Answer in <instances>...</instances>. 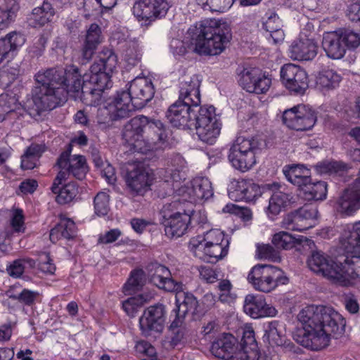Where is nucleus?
Here are the masks:
<instances>
[{"label": "nucleus", "mask_w": 360, "mask_h": 360, "mask_svg": "<svg viewBox=\"0 0 360 360\" xmlns=\"http://www.w3.org/2000/svg\"><path fill=\"white\" fill-rule=\"evenodd\" d=\"M200 82L198 79L184 80L181 86V129L188 133L195 131L199 140L214 144L221 130L219 115L214 105L199 108Z\"/></svg>", "instance_id": "f257e3e1"}, {"label": "nucleus", "mask_w": 360, "mask_h": 360, "mask_svg": "<svg viewBox=\"0 0 360 360\" xmlns=\"http://www.w3.org/2000/svg\"><path fill=\"white\" fill-rule=\"evenodd\" d=\"M80 71L74 65L41 70L34 75L38 84L33 89V102L39 112L52 110L63 105L71 91L81 87Z\"/></svg>", "instance_id": "f03ea898"}, {"label": "nucleus", "mask_w": 360, "mask_h": 360, "mask_svg": "<svg viewBox=\"0 0 360 360\" xmlns=\"http://www.w3.org/2000/svg\"><path fill=\"white\" fill-rule=\"evenodd\" d=\"M297 319L303 326L298 342L311 349L324 348L332 336L338 338L345 330V318L330 306H307L300 311Z\"/></svg>", "instance_id": "7ed1b4c3"}, {"label": "nucleus", "mask_w": 360, "mask_h": 360, "mask_svg": "<svg viewBox=\"0 0 360 360\" xmlns=\"http://www.w3.org/2000/svg\"><path fill=\"white\" fill-rule=\"evenodd\" d=\"M122 139L135 151L145 153L161 148L166 141L167 134L160 120L138 115L124 125Z\"/></svg>", "instance_id": "20e7f679"}, {"label": "nucleus", "mask_w": 360, "mask_h": 360, "mask_svg": "<svg viewBox=\"0 0 360 360\" xmlns=\"http://www.w3.org/2000/svg\"><path fill=\"white\" fill-rule=\"evenodd\" d=\"M186 37L195 46V50L204 54H219L225 49L226 44L232 39L229 25L210 18L191 25L186 32Z\"/></svg>", "instance_id": "39448f33"}, {"label": "nucleus", "mask_w": 360, "mask_h": 360, "mask_svg": "<svg viewBox=\"0 0 360 360\" xmlns=\"http://www.w3.org/2000/svg\"><path fill=\"white\" fill-rule=\"evenodd\" d=\"M214 195L212 184L206 176H195L184 180L181 185V202L186 201V207L181 212V234L191 232L195 226L207 223V217L201 211H195V202L199 200H207Z\"/></svg>", "instance_id": "423d86ee"}, {"label": "nucleus", "mask_w": 360, "mask_h": 360, "mask_svg": "<svg viewBox=\"0 0 360 360\" xmlns=\"http://www.w3.org/2000/svg\"><path fill=\"white\" fill-rule=\"evenodd\" d=\"M360 45V35L352 30H338L325 32L322 47L328 57L338 60L344 57L347 49H355Z\"/></svg>", "instance_id": "0eeeda50"}, {"label": "nucleus", "mask_w": 360, "mask_h": 360, "mask_svg": "<svg viewBox=\"0 0 360 360\" xmlns=\"http://www.w3.org/2000/svg\"><path fill=\"white\" fill-rule=\"evenodd\" d=\"M258 149L259 143L257 138L239 135L229 149L228 158L234 168L245 172L255 165Z\"/></svg>", "instance_id": "6e6552de"}, {"label": "nucleus", "mask_w": 360, "mask_h": 360, "mask_svg": "<svg viewBox=\"0 0 360 360\" xmlns=\"http://www.w3.org/2000/svg\"><path fill=\"white\" fill-rule=\"evenodd\" d=\"M79 82L81 87L78 91H71V93L74 94L72 96L75 99L79 98L82 103L89 106L99 105L103 91L112 86L111 79L102 73L98 75L85 73L83 76L80 73Z\"/></svg>", "instance_id": "1a4fd4ad"}, {"label": "nucleus", "mask_w": 360, "mask_h": 360, "mask_svg": "<svg viewBox=\"0 0 360 360\" xmlns=\"http://www.w3.org/2000/svg\"><path fill=\"white\" fill-rule=\"evenodd\" d=\"M248 279L255 290L262 292L273 291L279 284L288 281L281 269L274 264H255L250 269Z\"/></svg>", "instance_id": "9d476101"}, {"label": "nucleus", "mask_w": 360, "mask_h": 360, "mask_svg": "<svg viewBox=\"0 0 360 360\" xmlns=\"http://www.w3.org/2000/svg\"><path fill=\"white\" fill-rule=\"evenodd\" d=\"M349 134L357 141H360V127H354ZM353 155L356 160L360 161V148H356L353 151ZM335 208L338 213L343 216H349L360 208V170L356 181L345 188L337 199Z\"/></svg>", "instance_id": "9b49d317"}, {"label": "nucleus", "mask_w": 360, "mask_h": 360, "mask_svg": "<svg viewBox=\"0 0 360 360\" xmlns=\"http://www.w3.org/2000/svg\"><path fill=\"white\" fill-rule=\"evenodd\" d=\"M70 153L71 145L58 158L56 166L60 171L56 176L57 182L60 179H68L70 175L79 180H82L86 176L88 172L86 158L80 155L71 156Z\"/></svg>", "instance_id": "f8f14e48"}, {"label": "nucleus", "mask_w": 360, "mask_h": 360, "mask_svg": "<svg viewBox=\"0 0 360 360\" xmlns=\"http://www.w3.org/2000/svg\"><path fill=\"white\" fill-rule=\"evenodd\" d=\"M317 120L316 111L308 105H295L283 112V121L287 127L296 131H307Z\"/></svg>", "instance_id": "ddd939ff"}, {"label": "nucleus", "mask_w": 360, "mask_h": 360, "mask_svg": "<svg viewBox=\"0 0 360 360\" xmlns=\"http://www.w3.org/2000/svg\"><path fill=\"white\" fill-rule=\"evenodd\" d=\"M353 225L347 226L340 236V241L343 247L347 252L352 253L351 255H347L345 257L343 262H340V285H351L356 280H360V252L356 249H350L344 240L345 233Z\"/></svg>", "instance_id": "4468645a"}, {"label": "nucleus", "mask_w": 360, "mask_h": 360, "mask_svg": "<svg viewBox=\"0 0 360 360\" xmlns=\"http://www.w3.org/2000/svg\"><path fill=\"white\" fill-rule=\"evenodd\" d=\"M307 264L314 272L321 274L333 283L340 284L341 262H334L325 252L316 250L311 252Z\"/></svg>", "instance_id": "2eb2a0df"}, {"label": "nucleus", "mask_w": 360, "mask_h": 360, "mask_svg": "<svg viewBox=\"0 0 360 360\" xmlns=\"http://www.w3.org/2000/svg\"><path fill=\"white\" fill-rule=\"evenodd\" d=\"M281 78L285 87L295 94H304L309 86L307 72L293 63L281 67Z\"/></svg>", "instance_id": "dca6fc26"}, {"label": "nucleus", "mask_w": 360, "mask_h": 360, "mask_svg": "<svg viewBox=\"0 0 360 360\" xmlns=\"http://www.w3.org/2000/svg\"><path fill=\"white\" fill-rule=\"evenodd\" d=\"M127 90H121L117 91L110 98L107 109L110 118L112 121L127 118L134 111L139 109L136 107L135 102Z\"/></svg>", "instance_id": "f3484780"}, {"label": "nucleus", "mask_w": 360, "mask_h": 360, "mask_svg": "<svg viewBox=\"0 0 360 360\" xmlns=\"http://www.w3.org/2000/svg\"><path fill=\"white\" fill-rule=\"evenodd\" d=\"M239 77L238 82L242 88L253 94H265L271 84V79L262 74L259 68H243Z\"/></svg>", "instance_id": "a211bd4d"}, {"label": "nucleus", "mask_w": 360, "mask_h": 360, "mask_svg": "<svg viewBox=\"0 0 360 360\" xmlns=\"http://www.w3.org/2000/svg\"><path fill=\"white\" fill-rule=\"evenodd\" d=\"M169 7V0H139L133 6V13L139 19L153 21L164 17Z\"/></svg>", "instance_id": "6ab92c4d"}, {"label": "nucleus", "mask_w": 360, "mask_h": 360, "mask_svg": "<svg viewBox=\"0 0 360 360\" xmlns=\"http://www.w3.org/2000/svg\"><path fill=\"white\" fill-rule=\"evenodd\" d=\"M238 342L232 334H221L215 340L211 345V352L217 358L226 360H242L247 358L251 360V357L247 356L245 352L240 353V357L237 354Z\"/></svg>", "instance_id": "aec40b11"}, {"label": "nucleus", "mask_w": 360, "mask_h": 360, "mask_svg": "<svg viewBox=\"0 0 360 360\" xmlns=\"http://www.w3.org/2000/svg\"><path fill=\"white\" fill-rule=\"evenodd\" d=\"M318 210L313 206H303L288 214L283 219V224L290 229L305 231L314 226Z\"/></svg>", "instance_id": "412c9836"}, {"label": "nucleus", "mask_w": 360, "mask_h": 360, "mask_svg": "<svg viewBox=\"0 0 360 360\" xmlns=\"http://www.w3.org/2000/svg\"><path fill=\"white\" fill-rule=\"evenodd\" d=\"M161 223L165 227V235L171 239L180 237V201L174 200L165 205L160 212Z\"/></svg>", "instance_id": "4be33fe9"}, {"label": "nucleus", "mask_w": 360, "mask_h": 360, "mask_svg": "<svg viewBox=\"0 0 360 360\" xmlns=\"http://www.w3.org/2000/svg\"><path fill=\"white\" fill-rule=\"evenodd\" d=\"M165 308L162 304L149 307L139 319L140 328L145 335L150 332H162L165 322Z\"/></svg>", "instance_id": "5701e85b"}, {"label": "nucleus", "mask_w": 360, "mask_h": 360, "mask_svg": "<svg viewBox=\"0 0 360 360\" xmlns=\"http://www.w3.org/2000/svg\"><path fill=\"white\" fill-rule=\"evenodd\" d=\"M127 91L131 95L136 107L139 109L145 107L155 94L154 86L151 80L146 77L134 79Z\"/></svg>", "instance_id": "b1692460"}, {"label": "nucleus", "mask_w": 360, "mask_h": 360, "mask_svg": "<svg viewBox=\"0 0 360 360\" xmlns=\"http://www.w3.org/2000/svg\"><path fill=\"white\" fill-rule=\"evenodd\" d=\"M243 309L252 317L275 316L277 314L276 307L269 305L265 297L260 294H248L244 300Z\"/></svg>", "instance_id": "393cba45"}, {"label": "nucleus", "mask_w": 360, "mask_h": 360, "mask_svg": "<svg viewBox=\"0 0 360 360\" xmlns=\"http://www.w3.org/2000/svg\"><path fill=\"white\" fill-rule=\"evenodd\" d=\"M319 46L314 39L300 37L294 40L289 48V53L293 60H313L318 53Z\"/></svg>", "instance_id": "a878e982"}, {"label": "nucleus", "mask_w": 360, "mask_h": 360, "mask_svg": "<svg viewBox=\"0 0 360 360\" xmlns=\"http://www.w3.org/2000/svg\"><path fill=\"white\" fill-rule=\"evenodd\" d=\"M125 181L129 193L133 196L142 195L150 186L148 174L140 166H135L128 171Z\"/></svg>", "instance_id": "bb28decb"}, {"label": "nucleus", "mask_w": 360, "mask_h": 360, "mask_svg": "<svg viewBox=\"0 0 360 360\" xmlns=\"http://www.w3.org/2000/svg\"><path fill=\"white\" fill-rule=\"evenodd\" d=\"M148 271L150 281L158 288L170 292L178 289V284L169 278L170 271L166 266L158 263H151L148 266Z\"/></svg>", "instance_id": "cd10ccee"}, {"label": "nucleus", "mask_w": 360, "mask_h": 360, "mask_svg": "<svg viewBox=\"0 0 360 360\" xmlns=\"http://www.w3.org/2000/svg\"><path fill=\"white\" fill-rule=\"evenodd\" d=\"M117 65V58L115 53L108 49H103L98 53L97 60L91 65L89 72L87 73L90 75L105 74L110 79Z\"/></svg>", "instance_id": "c85d7f7f"}, {"label": "nucleus", "mask_w": 360, "mask_h": 360, "mask_svg": "<svg viewBox=\"0 0 360 360\" xmlns=\"http://www.w3.org/2000/svg\"><path fill=\"white\" fill-rule=\"evenodd\" d=\"M213 244H219L228 248L229 242L228 239L225 238V235L223 231L218 230V229H211L204 233V237L202 240L199 239H191L188 243V248L191 251H193L194 255L198 257L201 256V245H210L212 247Z\"/></svg>", "instance_id": "c756f323"}, {"label": "nucleus", "mask_w": 360, "mask_h": 360, "mask_svg": "<svg viewBox=\"0 0 360 360\" xmlns=\"http://www.w3.org/2000/svg\"><path fill=\"white\" fill-rule=\"evenodd\" d=\"M25 42L23 34L17 32H11L0 39V65L6 60L12 59L16 51Z\"/></svg>", "instance_id": "7c9ffc66"}, {"label": "nucleus", "mask_w": 360, "mask_h": 360, "mask_svg": "<svg viewBox=\"0 0 360 360\" xmlns=\"http://www.w3.org/2000/svg\"><path fill=\"white\" fill-rule=\"evenodd\" d=\"M103 36L101 27L96 23L91 24L86 31L81 54L82 59L89 61L91 59L98 46L102 42Z\"/></svg>", "instance_id": "2f4dec72"}, {"label": "nucleus", "mask_w": 360, "mask_h": 360, "mask_svg": "<svg viewBox=\"0 0 360 360\" xmlns=\"http://www.w3.org/2000/svg\"><path fill=\"white\" fill-rule=\"evenodd\" d=\"M176 307L172 310L170 317L173 318L167 328V332L164 340L165 347L174 349L180 343V304L179 302L178 293L175 294Z\"/></svg>", "instance_id": "473e14b6"}, {"label": "nucleus", "mask_w": 360, "mask_h": 360, "mask_svg": "<svg viewBox=\"0 0 360 360\" xmlns=\"http://www.w3.org/2000/svg\"><path fill=\"white\" fill-rule=\"evenodd\" d=\"M283 173L290 183L297 185L300 195L305 199L304 187L309 180V169H307L302 165H294V166H289L288 169H284Z\"/></svg>", "instance_id": "72a5a7b5"}, {"label": "nucleus", "mask_w": 360, "mask_h": 360, "mask_svg": "<svg viewBox=\"0 0 360 360\" xmlns=\"http://www.w3.org/2000/svg\"><path fill=\"white\" fill-rule=\"evenodd\" d=\"M66 180L60 179L57 182L56 177L51 188L52 192L57 194L56 200L61 205L71 202L78 194V186L75 182H70L60 187Z\"/></svg>", "instance_id": "f704fd0d"}, {"label": "nucleus", "mask_w": 360, "mask_h": 360, "mask_svg": "<svg viewBox=\"0 0 360 360\" xmlns=\"http://www.w3.org/2000/svg\"><path fill=\"white\" fill-rule=\"evenodd\" d=\"M20 103L15 96H10L8 94L0 95V122L6 120H12L18 118L21 110Z\"/></svg>", "instance_id": "c9c22d12"}, {"label": "nucleus", "mask_w": 360, "mask_h": 360, "mask_svg": "<svg viewBox=\"0 0 360 360\" xmlns=\"http://www.w3.org/2000/svg\"><path fill=\"white\" fill-rule=\"evenodd\" d=\"M77 228L75 222L68 218L60 217V221L51 230L50 240L57 242L61 238L71 239L76 236Z\"/></svg>", "instance_id": "e433bc0d"}, {"label": "nucleus", "mask_w": 360, "mask_h": 360, "mask_svg": "<svg viewBox=\"0 0 360 360\" xmlns=\"http://www.w3.org/2000/svg\"><path fill=\"white\" fill-rule=\"evenodd\" d=\"M55 13L52 5L48 1H44L41 7L33 9L29 18V25L33 27H41L51 22Z\"/></svg>", "instance_id": "4c0bfd02"}, {"label": "nucleus", "mask_w": 360, "mask_h": 360, "mask_svg": "<svg viewBox=\"0 0 360 360\" xmlns=\"http://www.w3.org/2000/svg\"><path fill=\"white\" fill-rule=\"evenodd\" d=\"M308 179L304 187V199L307 200H323L327 196L328 184L324 181L312 182L310 172L308 170Z\"/></svg>", "instance_id": "58836bf2"}, {"label": "nucleus", "mask_w": 360, "mask_h": 360, "mask_svg": "<svg viewBox=\"0 0 360 360\" xmlns=\"http://www.w3.org/2000/svg\"><path fill=\"white\" fill-rule=\"evenodd\" d=\"M279 186L280 184H277L276 187L271 188V191L274 192L269 200L268 212L272 214H277V213L282 211L283 208L286 207L291 199L289 194H286V193H283V191H278Z\"/></svg>", "instance_id": "ea45409f"}, {"label": "nucleus", "mask_w": 360, "mask_h": 360, "mask_svg": "<svg viewBox=\"0 0 360 360\" xmlns=\"http://www.w3.org/2000/svg\"><path fill=\"white\" fill-rule=\"evenodd\" d=\"M264 338L271 345H282L285 343V338L278 321H271L264 326Z\"/></svg>", "instance_id": "a19ab883"}, {"label": "nucleus", "mask_w": 360, "mask_h": 360, "mask_svg": "<svg viewBox=\"0 0 360 360\" xmlns=\"http://www.w3.org/2000/svg\"><path fill=\"white\" fill-rule=\"evenodd\" d=\"M341 81V77L334 70H323L319 73L316 84L321 88L332 89L336 88Z\"/></svg>", "instance_id": "79ce46f5"}, {"label": "nucleus", "mask_w": 360, "mask_h": 360, "mask_svg": "<svg viewBox=\"0 0 360 360\" xmlns=\"http://www.w3.org/2000/svg\"><path fill=\"white\" fill-rule=\"evenodd\" d=\"M36 262L29 257L20 258L14 260L7 266L6 271L9 276L13 278L20 277L26 269H33Z\"/></svg>", "instance_id": "37998d69"}, {"label": "nucleus", "mask_w": 360, "mask_h": 360, "mask_svg": "<svg viewBox=\"0 0 360 360\" xmlns=\"http://www.w3.org/2000/svg\"><path fill=\"white\" fill-rule=\"evenodd\" d=\"M228 253V249L220 245L212 246H200V259L210 263H216L219 259H221Z\"/></svg>", "instance_id": "c03bdc74"}, {"label": "nucleus", "mask_w": 360, "mask_h": 360, "mask_svg": "<svg viewBox=\"0 0 360 360\" xmlns=\"http://www.w3.org/2000/svg\"><path fill=\"white\" fill-rule=\"evenodd\" d=\"M141 49L136 41H131L127 44L123 53V58L130 68L137 65L141 60Z\"/></svg>", "instance_id": "a18cd8bd"}, {"label": "nucleus", "mask_w": 360, "mask_h": 360, "mask_svg": "<svg viewBox=\"0 0 360 360\" xmlns=\"http://www.w3.org/2000/svg\"><path fill=\"white\" fill-rule=\"evenodd\" d=\"M152 298L150 295L140 294L136 297H131L122 302V309L126 314L131 317L135 316L138 308Z\"/></svg>", "instance_id": "49530a36"}, {"label": "nucleus", "mask_w": 360, "mask_h": 360, "mask_svg": "<svg viewBox=\"0 0 360 360\" xmlns=\"http://www.w3.org/2000/svg\"><path fill=\"white\" fill-rule=\"evenodd\" d=\"M277 185L276 184H266L259 186V184H255L253 181H246L245 179L244 200H246V201L255 200L258 196H261L262 193L265 191L266 188H274Z\"/></svg>", "instance_id": "de8ad7c7"}, {"label": "nucleus", "mask_w": 360, "mask_h": 360, "mask_svg": "<svg viewBox=\"0 0 360 360\" xmlns=\"http://www.w3.org/2000/svg\"><path fill=\"white\" fill-rule=\"evenodd\" d=\"M314 168L316 172L323 174V173H328V174H332V173H338L342 174L345 171L348 169L347 165L344 162H337V160H331V162H319L317 163Z\"/></svg>", "instance_id": "09e8293b"}, {"label": "nucleus", "mask_w": 360, "mask_h": 360, "mask_svg": "<svg viewBox=\"0 0 360 360\" xmlns=\"http://www.w3.org/2000/svg\"><path fill=\"white\" fill-rule=\"evenodd\" d=\"M198 301L193 294L191 292H184V298L181 302L182 312L184 316H189L191 320H195L199 317L198 314Z\"/></svg>", "instance_id": "8fccbe9b"}, {"label": "nucleus", "mask_w": 360, "mask_h": 360, "mask_svg": "<svg viewBox=\"0 0 360 360\" xmlns=\"http://www.w3.org/2000/svg\"><path fill=\"white\" fill-rule=\"evenodd\" d=\"M143 285V272L140 270L134 271L127 282L123 286L125 295H131L139 290Z\"/></svg>", "instance_id": "3c124183"}, {"label": "nucleus", "mask_w": 360, "mask_h": 360, "mask_svg": "<svg viewBox=\"0 0 360 360\" xmlns=\"http://www.w3.org/2000/svg\"><path fill=\"white\" fill-rule=\"evenodd\" d=\"M204 9L215 12H225L232 6L234 0H196Z\"/></svg>", "instance_id": "603ef678"}, {"label": "nucleus", "mask_w": 360, "mask_h": 360, "mask_svg": "<svg viewBox=\"0 0 360 360\" xmlns=\"http://www.w3.org/2000/svg\"><path fill=\"white\" fill-rule=\"evenodd\" d=\"M344 240L350 248H356L360 251V221L354 224L344 235Z\"/></svg>", "instance_id": "864d4df0"}, {"label": "nucleus", "mask_w": 360, "mask_h": 360, "mask_svg": "<svg viewBox=\"0 0 360 360\" xmlns=\"http://www.w3.org/2000/svg\"><path fill=\"white\" fill-rule=\"evenodd\" d=\"M295 240V238L287 231L276 233L272 238V242L276 248H292Z\"/></svg>", "instance_id": "5fc2aeb1"}, {"label": "nucleus", "mask_w": 360, "mask_h": 360, "mask_svg": "<svg viewBox=\"0 0 360 360\" xmlns=\"http://www.w3.org/2000/svg\"><path fill=\"white\" fill-rule=\"evenodd\" d=\"M95 212L98 215H106L109 210V195L105 192H99L94 200Z\"/></svg>", "instance_id": "6e6d98bb"}, {"label": "nucleus", "mask_w": 360, "mask_h": 360, "mask_svg": "<svg viewBox=\"0 0 360 360\" xmlns=\"http://www.w3.org/2000/svg\"><path fill=\"white\" fill-rule=\"evenodd\" d=\"M166 118L172 127L176 128L180 127V97L169 107L166 112Z\"/></svg>", "instance_id": "4d7b16f0"}, {"label": "nucleus", "mask_w": 360, "mask_h": 360, "mask_svg": "<svg viewBox=\"0 0 360 360\" xmlns=\"http://www.w3.org/2000/svg\"><path fill=\"white\" fill-rule=\"evenodd\" d=\"M38 269L46 275H52L56 271V266L47 253L40 255L38 261Z\"/></svg>", "instance_id": "13d9d810"}, {"label": "nucleus", "mask_w": 360, "mask_h": 360, "mask_svg": "<svg viewBox=\"0 0 360 360\" xmlns=\"http://www.w3.org/2000/svg\"><path fill=\"white\" fill-rule=\"evenodd\" d=\"M47 39L44 35L39 36L33 44L28 48V53L32 58H39L42 56L44 52Z\"/></svg>", "instance_id": "bf43d9fd"}, {"label": "nucleus", "mask_w": 360, "mask_h": 360, "mask_svg": "<svg viewBox=\"0 0 360 360\" xmlns=\"http://www.w3.org/2000/svg\"><path fill=\"white\" fill-rule=\"evenodd\" d=\"M245 179L234 181L228 189L229 196L234 200H244Z\"/></svg>", "instance_id": "052dcab7"}, {"label": "nucleus", "mask_w": 360, "mask_h": 360, "mask_svg": "<svg viewBox=\"0 0 360 360\" xmlns=\"http://www.w3.org/2000/svg\"><path fill=\"white\" fill-rule=\"evenodd\" d=\"M83 8L86 18L98 15L104 11L101 6V2L98 0H84Z\"/></svg>", "instance_id": "680f3d73"}, {"label": "nucleus", "mask_w": 360, "mask_h": 360, "mask_svg": "<svg viewBox=\"0 0 360 360\" xmlns=\"http://www.w3.org/2000/svg\"><path fill=\"white\" fill-rule=\"evenodd\" d=\"M16 11L17 6H15L6 10L0 9V30L6 28L11 22L14 20Z\"/></svg>", "instance_id": "e2e57ef3"}, {"label": "nucleus", "mask_w": 360, "mask_h": 360, "mask_svg": "<svg viewBox=\"0 0 360 360\" xmlns=\"http://www.w3.org/2000/svg\"><path fill=\"white\" fill-rule=\"evenodd\" d=\"M39 293L37 292L24 289L18 295L11 296V297L18 300L19 302L26 305L31 306L34 303Z\"/></svg>", "instance_id": "0e129e2a"}, {"label": "nucleus", "mask_w": 360, "mask_h": 360, "mask_svg": "<svg viewBox=\"0 0 360 360\" xmlns=\"http://www.w3.org/2000/svg\"><path fill=\"white\" fill-rule=\"evenodd\" d=\"M11 226L15 232L24 231V217L21 210H15L11 219Z\"/></svg>", "instance_id": "69168bd1"}, {"label": "nucleus", "mask_w": 360, "mask_h": 360, "mask_svg": "<svg viewBox=\"0 0 360 360\" xmlns=\"http://www.w3.org/2000/svg\"><path fill=\"white\" fill-rule=\"evenodd\" d=\"M257 254L261 259H271L275 260L278 257V252L271 245H261L257 246Z\"/></svg>", "instance_id": "338daca9"}, {"label": "nucleus", "mask_w": 360, "mask_h": 360, "mask_svg": "<svg viewBox=\"0 0 360 360\" xmlns=\"http://www.w3.org/2000/svg\"><path fill=\"white\" fill-rule=\"evenodd\" d=\"M199 273L200 278L205 280L207 283H214L218 280L217 273L210 266H200Z\"/></svg>", "instance_id": "774afa93"}]
</instances>
